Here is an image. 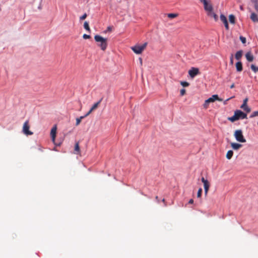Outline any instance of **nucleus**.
I'll return each mask as SVG.
<instances>
[{"label": "nucleus", "mask_w": 258, "mask_h": 258, "mask_svg": "<svg viewBox=\"0 0 258 258\" xmlns=\"http://www.w3.org/2000/svg\"><path fill=\"white\" fill-rule=\"evenodd\" d=\"M199 74V69L197 68L192 67L188 71V75L191 78H194Z\"/></svg>", "instance_id": "6e6552de"}, {"label": "nucleus", "mask_w": 258, "mask_h": 258, "mask_svg": "<svg viewBox=\"0 0 258 258\" xmlns=\"http://www.w3.org/2000/svg\"><path fill=\"white\" fill-rule=\"evenodd\" d=\"M247 100H248V99L247 98H245L244 100H243V104H242V105L241 106V108H243L244 107V106H246V104H247Z\"/></svg>", "instance_id": "c756f323"}, {"label": "nucleus", "mask_w": 258, "mask_h": 258, "mask_svg": "<svg viewBox=\"0 0 258 258\" xmlns=\"http://www.w3.org/2000/svg\"><path fill=\"white\" fill-rule=\"evenodd\" d=\"M147 43L145 42L142 45L137 44L131 47V49L136 54H141L143 50L146 48Z\"/></svg>", "instance_id": "7ed1b4c3"}, {"label": "nucleus", "mask_w": 258, "mask_h": 258, "mask_svg": "<svg viewBox=\"0 0 258 258\" xmlns=\"http://www.w3.org/2000/svg\"><path fill=\"white\" fill-rule=\"evenodd\" d=\"M95 41L98 43V45L101 48V50L104 51L107 46V39L104 38L100 35H96L94 36Z\"/></svg>", "instance_id": "f257e3e1"}, {"label": "nucleus", "mask_w": 258, "mask_h": 258, "mask_svg": "<svg viewBox=\"0 0 258 258\" xmlns=\"http://www.w3.org/2000/svg\"><path fill=\"white\" fill-rule=\"evenodd\" d=\"M56 131H57V126L56 124L54 125L52 127L50 131V137L52 140V143L57 146H59L60 145V143L57 144L55 142V138L56 135Z\"/></svg>", "instance_id": "39448f33"}, {"label": "nucleus", "mask_w": 258, "mask_h": 258, "mask_svg": "<svg viewBox=\"0 0 258 258\" xmlns=\"http://www.w3.org/2000/svg\"><path fill=\"white\" fill-rule=\"evenodd\" d=\"M250 68L252 71L254 73L258 72V67H256L255 65L252 64L251 65Z\"/></svg>", "instance_id": "393cba45"}, {"label": "nucleus", "mask_w": 258, "mask_h": 258, "mask_svg": "<svg viewBox=\"0 0 258 258\" xmlns=\"http://www.w3.org/2000/svg\"><path fill=\"white\" fill-rule=\"evenodd\" d=\"M246 117L247 115L246 113L243 112L242 111L240 110H237L235 111L234 115L230 117L229 119L230 121L233 122L239 119L246 118Z\"/></svg>", "instance_id": "f03ea898"}, {"label": "nucleus", "mask_w": 258, "mask_h": 258, "mask_svg": "<svg viewBox=\"0 0 258 258\" xmlns=\"http://www.w3.org/2000/svg\"><path fill=\"white\" fill-rule=\"evenodd\" d=\"M234 137L238 142L241 143H245L246 142L241 130H236L234 133Z\"/></svg>", "instance_id": "423d86ee"}, {"label": "nucleus", "mask_w": 258, "mask_h": 258, "mask_svg": "<svg viewBox=\"0 0 258 258\" xmlns=\"http://www.w3.org/2000/svg\"><path fill=\"white\" fill-rule=\"evenodd\" d=\"M180 93L181 96H183L185 94V90L184 89H181Z\"/></svg>", "instance_id": "2f4dec72"}, {"label": "nucleus", "mask_w": 258, "mask_h": 258, "mask_svg": "<svg viewBox=\"0 0 258 258\" xmlns=\"http://www.w3.org/2000/svg\"><path fill=\"white\" fill-rule=\"evenodd\" d=\"M220 18L221 21L224 23L225 29L228 30L229 27L226 17L223 14H221Z\"/></svg>", "instance_id": "9d476101"}, {"label": "nucleus", "mask_w": 258, "mask_h": 258, "mask_svg": "<svg viewBox=\"0 0 258 258\" xmlns=\"http://www.w3.org/2000/svg\"><path fill=\"white\" fill-rule=\"evenodd\" d=\"M258 116V111L253 112L250 115V117H253L254 116Z\"/></svg>", "instance_id": "7c9ffc66"}, {"label": "nucleus", "mask_w": 258, "mask_h": 258, "mask_svg": "<svg viewBox=\"0 0 258 258\" xmlns=\"http://www.w3.org/2000/svg\"><path fill=\"white\" fill-rule=\"evenodd\" d=\"M201 180L204 184V187L205 190V194L206 196L208 194L209 187H210V183L209 181L204 178V177H202L201 178Z\"/></svg>", "instance_id": "1a4fd4ad"}, {"label": "nucleus", "mask_w": 258, "mask_h": 258, "mask_svg": "<svg viewBox=\"0 0 258 258\" xmlns=\"http://www.w3.org/2000/svg\"><path fill=\"white\" fill-rule=\"evenodd\" d=\"M139 60H140V63L142 65V59L141 58H140Z\"/></svg>", "instance_id": "58836bf2"}, {"label": "nucleus", "mask_w": 258, "mask_h": 258, "mask_svg": "<svg viewBox=\"0 0 258 258\" xmlns=\"http://www.w3.org/2000/svg\"><path fill=\"white\" fill-rule=\"evenodd\" d=\"M245 57L247 61L251 62L253 60V56L251 52H248L245 54Z\"/></svg>", "instance_id": "4468645a"}, {"label": "nucleus", "mask_w": 258, "mask_h": 258, "mask_svg": "<svg viewBox=\"0 0 258 258\" xmlns=\"http://www.w3.org/2000/svg\"><path fill=\"white\" fill-rule=\"evenodd\" d=\"M229 22L230 23L232 24H234L235 23V16L231 14V15H230L229 16Z\"/></svg>", "instance_id": "aec40b11"}, {"label": "nucleus", "mask_w": 258, "mask_h": 258, "mask_svg": "<svg viewBox=\"0 0 258 258\" xmlns=\"http://www.w3.org/2000/svg\"><path fill=\"white\" fill-rule=\"evenodd\" d=\"M101 101V100H99V101H98L97 102L95 103L93 106L91 108V109H90V110L85 115V116H87L88 115H89L94 110L96 109L99 104L100 103Z\"/></svg>", "instance_id": "ddd939ff"}, {"label": "nucleus", "mask_w": 258, "mask_h": 258, "mask_svg": "<svg viewBox=\"0 0 258 258\" xmlns=\"http://www.w3.org/2000/svg\"><path fill=\"white\" fill-rule=\"evenodd\" d=\"M178 14L176 13H169L168 14L167 16L169 18H174L178 16Z\"/></svg>", "instance_id": "5701e85b"}, {"label": "nucleus", "mask_w": 258, "mask_h": 258, "mask_svg": "<svg viewBox=\"0 0 258 258\" xmlns=\"http://www.w3.org/2000/svg\"><path fill=\"white\" fill-rule=\"evenodd\" d=\"M202 193V189L201 188H200L198 191L197 193V197L198 198H200L201 197Z\"/></svg>", "instance_id": "cd10ccee"}, {"label": "nucleus", "mask_w": 258, "mask_h": 258, "mask_svg": "<svg viewBox=\"0 0 258 258\" xmlns=\"http://www.w3.org/2000/svg\"><path fill=\"white\" fill-rule=\"evenodd\" d=\"M230 59V64L232 65L233 64V54L231 55Z\"/></svg>", "instance_id": "f704fd0d"}, {"label": "nucleus", "mask_w": 258, "mask_h": 258, "mask_svg": "<svg viewBox=\"0 0 258 258\" xmlns=\"http://www.w3.org/2000/svg\"><path fill=\"white\" fill-rule=\"evenodd\" d=\"M30 125L29 124V121L26 120L23 126V133L26 136L32 135L33 132L29 131Z\"/></svg>", "instance_id": "0eeeda50"}, {"label": "nucleus", "mask_w": 258, "mask_h": 258, "mask_svg": "<svg viewBox=\"0 0 258 258\" xmlns=\"http://www.w3.org/2000/svg\"><path fill=\"white\" fill-rule=\"evenodd\" d=\"M243 109L244 111H245L246 112H249L250 111V109L247 106V104H246V106H244L243 108H241Z\"/></svg>", "instance_id": "a878e982"}, {"label": "nucleus", "mask_w": 258, "mask_h": 258, "mask_svg": "<svg viewBox=\"0 0 258 258\" xmlns=\"http://www.w3.org/2000/svg\"><path fill=\"white\" fill-rule=\"evenodd\" d=\"M75 153L77 154H79L80 153V149L79 144L78 142H77L75 144Z\"/></svg>", "instance_id": "6ab92c4d"}, {"label": "nucleus", "mask_w": 258, "mask_h": 258, "mask_svg": "<svg viewBox=\"0 0 258 258\" xmlns=\"http://www.w3.org/2000/svg\"><path fill=\"white\" fill-rule=\"evenodd\" d=\"M236 68L237 72H241L242 70V64L240 61L236 63Z\"/></svg>", "instance_id": "f3484780"}, {"label": "nucleus", "mask_w": 258, "mask_h": 258, "mask_svg": "<svg viewBox=\"0 0 258 258\" xmlns=\"http://www.w3.org/2000/svg\"><path fill=\"white\" fill-rule=\"evenodd\" d=\"M233 151L232 150H229L227 153V154H226V158L228 159H230L233 156Z\"/></svg>", "instance_id": "412c9836"}, {"label": "nucleus", "mask_w": 258, "mask_h": 258, "mask_svg": "<svg viewBox=\"0 0 258 258\" xmlns=\"http://www.w3.org/2000/svg\"><path fill=\"white\" fill-rule=\"evenodd\" d=\"M84 28L88 31L90 32V29L89 26V23L88 22L86 21L85 22L84 24Z\"/></svg>", "instance_id": "b1692460"}, {"label": "nucleus", "mask_w": 258, "mask_h": 258, "mask_svg": "<svg viewBox=\"0 0 258 258\" xmlns=\"http://www.w3.org/2000/svg\"><path fill=\"white\" fill-rule=\"evenodd\" d=\"M85 117L86 116H85V115H84V116H81L80 117L77 118H76V125L78 126V125H79V124L80 123V122L81 121V120L82 119H83L84 118H85Z\"/></svg>", "instance_id": "4be33fe9"}, {"label": "nucleus", "mask_w": 258, "mask_h": 258, "mask_svg": "<svg viewBox=\"0 0 258 258\" xmlns=\"http://www.w3.org/2000/svg\"><path fill=\"white\" fill-rule=\"evenodd\" d=\"M231 147L234 150H238L239 148L242 147V145L236 143H231Z\"/></svg>", "instance_id": "2eb2a0df"}, {"label": "nucleus", "mask_w": 258, "mask_h": 258, "mask_svg": "<svg viewBox=\"0 0 258 258\" xmlns=\"http://www.w3.org/2000/svg\"><path fill=\"white\" fill-rule=\"evenodd\" d=\"M188 203L189 204H193L194 203V200L192 199L189 200V201L188 202Z\"/></svg>", "instance_id": "c9c22d12"}, {"label": "nucleus", "mask_w": 258, "mask_h": 258, "mask_svg": "<svg viewBox=\"0 0 258 258\" xmlns=\"http://www.w3.org/2000/svg\"><path fill=\"white\" fill-rule=\"evenodd\" d=\"M203 4H204V9L206 11V12L213 10V6L211 5V4L210 3V2H209L208 1H206Z\"/></svg>", "instance_id": "9b49d317"}, {"label": "nucleus", "mask_w": 258, "mask_h": 258, "mask_svg": "<svg viewBox=\"0 0 258 258\" xmlns=\"http://www.w3.org/2000/svg\"><path fill=\"white\" fill-rule=\"evenodd\" d=\"M87 17V14L86 13H85L84 14H83L80 18V20H84Z\"/></svg>", "instance_id": "72a5a7b5"}, {"label": "nucleus", "mask_w": 258, "mask_h": 258, "mask_svg": "<svg viewBox=\"0 0 258 258\" xmlns=\"http://www.w3.org/2000/svg\"><path fill=\"white\" fill-rule=\"evenodd\" d=\"M207 15L211 18H213L215 21L218 20V15L215 13L213 10L207 12Z\"/></svg>", "instance_id": "f8f14e48"}, {"label": "nucleus", "mask_w": 258, "mask_h": 258, "mask_svg": "<svg viewBox=\"0 0 258 258\" xmlns=\"http://www.w3.org/2000/svg\"><path fill=\"white\" fill-rule=\"evenodd\" d=\"M162 201L165 204V206H166V204H165V199H162Z\"/></svg>", "instance_id": "ea45409f"}, {"label": "nucleus", "mask_w": 258, "mask_h": 258, "mask_svg": "<svg viewBox=\"0 0 258 258\" xmlns=\"http://www.w3.org/2000/svg\"><path fill=\"white\" fill-rule=\"evenodd\" d=\"M234 87V84H232L231 86H230V88L231 89H232Z\"/></svg>", "instance_id": "4c0bfd02"}, {"label": "nucleus", "mask_w": 258, "mask_h": 258, "mask_svg": "<svg viewBox=\"0 0 258 258\" xmlns=\"http://www.w3.org/2000/svg\"><path fill=\"white\" fill-rule=\"evenodd\" d=\"M107 29H108V30H111V28L110 27H108L107 28Z\"/></svg>", "instance_id": "a19ab883"}, {"label": "nucleus", "mask_w": 258, "mask_h": 258, "mask_svg": "<svg viewBox=\"0 0 258 258\" xmlns=\"http://www.w3.org/2000/svg\"><path fill=\"white\" fill-rule=\"evenodd\" d=\"M201 3H203V4L204 3H205L206 1H207V0H199Z\"/></svg>", "instance_id": "e433bc0d"}, {"label": "nucleus", "mask_w": 258, "mask_h": 258, "mask_svg": "<svg viewBox=\"0 0 258 258\" xmlns=\"http://www.w3.org/2000/svg\"><path fill=\"white\" fill-rule=\"evenodd\" d=\"M83 38L85 39H89L90 38V36L89 35H87V34H84L83 36Z\"/></svg>", "instance_id": "473e14b6"}, {"label": "nucleus", "mask_w": 258, "mask_h": 258, "mask_svg": "<svg viewBox=\"0 0 258 258\" xmlns=\"http://www.w3.org/2000/svg\"><path fill=\"white\" fill-rule=\"evenodd\" d=\"M242 56V51L239 50L235 54V58L237 60H239L241 58Z\"/></svg>", "instance_id": "a211bd4d"}, {"label": "nucleus", "mask_w": 258, "mask_h": 258, "mask_svg": "<svg viewBox=\"0 0 258 258\" xmlns=\"http://www.w3.org/2000/svg\"><path fill=\"white\" fill-rule=\"evenodd\" d=\"M230 98H228V99H227L226 100V101H228V100H230Z\"/></svg>", "instance_id": "79ce46f5"}, {"label": "nucleus", "mask_w": 258, "mask_h": 258, "mask_svg": "<svg viewBox=\"0 0 258 258\" xmlns=\"http://www.w3.org/2000/svg\"><path fill=\"white\" fill-rule=\"evenodd\" d=\"M239 38H240V40H241V42L243 44H244L246 43V38L244 37L241 36H240Z\"/></svg>", "instance_id": "c85d7f7f"}, {"label": "nucleus", "mask_w": 258, "mask_h": 258, "mask_svg": "<svg viewBox=\"0 0 258 258\" xmlns=\"http://www.w3.org/2000/svg\"><path fill=\"white\" fill-rule=\"evenodd\" d=\"M180 84L183 86V87H188L189 85V84L187 82H180Z\"/></svg>", "instance_id": "bb28decb"}, {"label": "nucleus", "mask_w": 258, "mask_h": 258, "mask_svg": "<svg viewBox=\"0 0 258 258\" xmlns=\"http://www.w3.org/2000/svg\"><path fill=\"white\" fill-rule=\"evenodd\" d=\"M250 19L254 22H258V16L254 13H251V16H250Z\"/></svg>", "instance_id": "dca6fc26"}, {"label": "nucleus", "mask_w": 258, "mask_h": 258, "mask_svg": "<svg viewBox=\"0 0 258 258\" xmlns=\"http://www.w3.org/2000/svg\"><path fill=\"white\" fill-rule=\"evenodd\" d=\"M216 100L222 101V99L220 98L218 95H213L212 96V97L205 100L203 104L204 107L207 109L209 107V104L210 103L214 102Z\"/></svg>", "instance_id": "20e7f679"}, {"label": "nucleus", "mask_w": 258, "mask_h": 258, "mask_svg": "<svg viewBox=\"0 0 258 258\" xmlns=\"http://www.w3.org/2000/svg\"><path fill=\"white\" fill-rule=\"evenodd\" d=\"M158 196H156V200H158Z\"/></svg>", "instance_id": "37998d69"}]
</instances>
